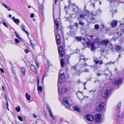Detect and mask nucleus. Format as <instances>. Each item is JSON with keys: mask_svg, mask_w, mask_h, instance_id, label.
<instances>
[{"mask_svg": "<svg viewBox=\"0 0 124 124\" xmlns=\"http://www.w3.org/2000/svg\"><path fill=\"white\" fill-rule=\"evenodd\" d=\"M85 118L89 121H92L94 119L93 116L92 115L89 114L86 115Z\"/></svg>", "mask_w": 124, "mask_h": 124, "instance_id": "nucleus-10", "label": "nucleus"}, {"mask_svg": "<svg viewBox=\"0 0 124 124\" xmlns=\"http://www.w3.org/2000/svg\"><path fill=\"white\" fill-rule=\"evenodd\" d=\"M77 83L78 84H80L81 83V82L80 81V80L78 79L77 81Z\"/></svg>", "mask_w": 124, "mask_h": 124, "instance_id": "nucleus-57", "label": "nucleus"}, {"mask_svg": "<svg viewBox=\"0 0 124 124\" xmlns=\"http://www.w3.org/2000/svg\"><path fill=\"white\" fill-rule=\"evenodd\" d=\"M61 65L62 67H63L64 66V63L63 62V59H62L60 62Z\"/></svg>", "mask_w": 124, "mask_h": 124, "instance_id": "nucleus-30", "label": "nucleus"}, {"mask_svg": "<svg viewBox=\"0 0 124 124\" xmlns=\"http://www.w3.org/2000/svg\"><path fill=\"white\" fill-rule=\"evenodd\" d=\"M38 86L37 89L38 91L41 92L42 90V87L40 86H39L38 85Z\"/></svg>", "mask_w": 124, "mask_h": 124, "instance_id": "nucleus-32", "label": "nucleus"}, {"mask_svg": "<svg viewBox=\"0 0 124 124\" xmlns=\"http://www.w3.org/2000/svg\"><path fill=\"white\" fill-rule=\"evenodd\" d=\"M54 9H53V17L54 19V14H55V13L54 12Z\"/></svg>", "mask_w": 124, "mask_h": 124, "instance_id": "nucleus-62", "label": "nucleus"}, {"mask_svg": "<svg viewBox=\"0 0 124 124\" xmlns=\"http://www.w3.org/2000/svg\"><path fill=\"white\" fill-rule=\"evenodd\" d=\"M101 115L100 114H96L95 116V120L98 123L101 122Z\"/></svg>", "mask_w": 124, "mask_h": 124, "instance_id": "nucleus-7", "label": "nucleus"}, {"mask_svg": "<svg viewBox=\"0 0 124 124\" xmlns=\"http://www.w3.org/2000/svg\"><path fill=\"white\" fill-rule=\"evenodd\" d=\"M63 103L64 106L66 108H69L70 107L68 100L66 98H64L63 99Z\"/></svg>", "mask_w": 124, "mask_h": 124, "instance_id": "nucleus-6", "label": "nucleus"}, {"mask_svg": "<svg viewBox=\"0 0 124 124\" xmlns=\"http://www.w3.org/2000/svg\"><path fill=\"white\" fill-rule=\"evenodd\" d=\"M57 0H54V4L55 5L56 4Z\"/></svg>", "mask_w": 124, "mask_h": 124, "instance_id": "nucleus-64", "label": "nucleus"}, {"mask_svg": "<svg viewBox=\"0 0 124 124\" xmlns=\"http://www.w3.org/2000/svg\"><path fill=\"white\" fill-rule=\"evenodd\" d=\"M0 71H1V72L3 73H4V71L3 70V69H2V68H0Z\"/></svg>", "mask_w": 124, "mask_h": 124, "instance_id": "nucleus-59", "label": "nucleus"}, {"mask_svg": "<svg viewBox=\"0 0 124 124\" xmlns=\"http://www.w3.org/2000/svg\"><path fill=\"white\" fill-rule=\"evenodd\" d=\"M60 56L62 57L65 54V51L64 49L62 46H60L58 50Z\"/></svg>", "mask_w": 124, "mask_h": 124, "instance_id": "nucleus-4", "label": "nucleus"}, {"mask_svg": "<svg viewBox=\"0 0 124 124\" xmlns=\"http://www.w3.org/2000/svg\"><path fill=\"white\" fill-rule=\"evenodd\" d=\"M77 93L76 94L78 95H81V96H83V93L81 92H77ZM77 97L78 98H79V96H77Z\"/></svg>", "mask_w": 124, "mask_h": 124, "instance_id": "nucleus-31", "label": "nucleus"}, {"mask_svg": "<svg viewBox=\"0 0 124 124\" xmlns=\"http://www.w3.org/2000/svg\"><path fill=\"white\" fill-rule=\"evenodd\" d=\"M47 108L48 111L49 113L50 116L53 119H54V117L53 115L52 112L50 108L49 107H48L47 105Z\"/></svg>", "mask_w": 124, "mask_h": 124, "instance_id": "nucleus-14", "label": "nucleus"}, {"mask_svg": "<svg viewBox=\"0 0 124 124\" xmlns=\"http://www.w3.org/2000/svg\"><path fill=\"white\" fill-rule=\"evenodd\" d=\"M6 105L7 107V109L8 110H9V109L8 108V101H7V100L6 101Z\"/></svg>", "mask_w": 124, "mask_h": 124, "instance_id": "nucleus-42", "label": "nucleus"}, {"mask_svg": "<svg viewBox=\"0 0 124 124\" xmlns=\"http://www.w3.org/2000/svg\"><path fill=\"white\" fill-rule=\"evenodd\" d=\"M2 89L3 91H4L5 90V88L3 86H2Z\"/></svg>", "mask_w": 124, "mask_h": 124, "instance_id": "nucleus-61", "label": "nucleus"}, {"mask_svg": "<svg viewBox=\"0 0 124 124\" xmlns=\"http://www.w3.org/2000/svg\"><path fill=\"white\" fill-rule=\"evenodd\" d=\"M96 15L94 14L93 12H90L89 14V16L91 18V20H94L95 18L93 17V16H95Z\"/></svg>", "mask_w": 124, "mask_h": 124, "instance_id": "nucleus-18", "label": "nucleus"}, {"mask_svg": "<svg viewBox=\"0 0 124 124\" xmlns=\"http://www.w3.org/2000/svg\"><path fill=\"white\" fill-rule=\"evenodd\" d=\"M15 42L16 43H18L20 41L19 40L16 38L15 39Z\"/></svg>", "mask_w": 124, "mask_h": 124, "instance_id": "nucleus-44", "label": "nucleus"}, {"mask_svg": "<svg viewBox=\"0 0 124 124\" xmlns=\"http://www.w3.org/2000/svg\"><path fill=\"white\" fill-rule=\"evenodd\" d=\"M122 78L119 79L115 80L113 82V84L116 85H118L121 84L122 82Z\"/></svg>", "mask_w": 124, "mask_h": 124, "instance_id": "nucleus-12", "label": "nucleus"}, {"mask_svg": "<svg viewBox=\"0 0 124 124\" xmlns=\"http://www.w3.org/2000/svg\"><path fill=\"white\" fill-rule=\"evenodd\" d=\"M112 64V62L111 61L110 62H108V63H105V65H108V64Z\"/></svg>", "mask_w": 124, "mask_h": 124, "instance_id": "nucleus-52", "label": "nucleus"}, {"mask_svg": "<svg viewBox=\"0 0 124 124\" xmlns=\"http://www.w3.org/2000/svg\"><path fill=\"white\" fill-rule=\"evenodd\" d=\"M94 61L95 62V63L97 64L99 63V61H95V59H94Z\"/></svg>", "mask_w": 124, "mask_h": 124, "instance_id": "nucleus-53", "label": "nucleus"}, {"mask_svg": "<svg viewBox=\"0 0 124 124\" xmlns=\"http://www.w3.org/2000/svg\"><path fill=\"white\" fill-rule=\"evenodd\" d=\"M86 44L87 46L88 47L89 46H90V42L89 41H87L86 42Z\"/></svg>", "mask_w": 124, "mask_h": 124, "instance_id": "nucleus-43", "label": "nucleus"}, {"mask_svg": "<svg viewBox=\"0 0 124 124\" xmlns=\"http://www.w3.org/2000/svg\"><path fill=\"white\" fill-rule=\"evenodd\" d=\"M120 27L121 28V31L120 32H117V34L118 35V36H121L122 34L124 33V26L122 27V25L120 26Z\"/></svg>", "mask_w": 124, "mask_h": 124, "instance_id": "nucleus-11", "label": "nucleus"}, {"mask_svg": "<svg viewBox=\"0 0 124 124\" xmlns=\"http://www.w3.org/2000/svg\"><path fill=\"white\" fill-rule=\"evenodd\" d=\"M104 105V104L102 102H98L96 104V110L98 111H101L103 108Z\"/></svg>", "mask_w": 124, "mask_h": 124, "instance_id": "nucleus-2", "label": "nucleus"}, {"mask_svg": "<svg viewBox=\"0 0 124 124\" xmlns=\"http://www.w3.org/2000/svg\"><path fill=\"white\" fill-rule=\"evenodd\" d=\"M87 66V64L86 63H85L82 66V67H85L86 66Z\"/></svg>", "mask_w": 124, "mask_h": 124, "instance_id": "nucleus-47", "label": "nucleus"}, {"mask_svg": "<svg viewBox=\"0 0 124 124\" xmlns=\"http://www.w3.org/2000/svg\"><path fill=\"white\" fill-rule=\"evenodd\" d=\"M109 42V41L107 39H106L102 40L101 41V44H104V45L106 46Z\"/></svg>", "mask_w": 124, "mask_h": 124, "instance_id": "nucleus-17", "label": "nucleus"}, {"mask_svg": "<svg viewBox=\"0 0 124 124\" xmlns=\"http://www.w3.org/2000/svg\"><path fill=\"white\" fill-rule=\"evenodd\" d=\"M73 108L74 110H76L78 112H80L79 108L77 106H73L72 107Z\"/></svg>", "mask_w": 124, "mask_h": 124, "instance_id": "nucleus-22", "label": "nucleus"}, {"mask_svg": "<svg viewBox=\"0 0 124 124\" xmlns=\"http://www.w3.org/2000/svg\"><path fill=\"white\" fill-rule=\"evenodd\" d=\"M79 23L80 25H83L84 24V23H83L80 21H79Z\"/></svg>", "mask_w": 124, "mask_h": 124, "instance_id": "nucleus-46", "label": "nucleus"}, {"mask_svg": "<svg viewBox=\"0 0 124 124\" xmlns=\"http://www.w3.org/2000/svg\"><path fill=\"white\" fill-rule=\"evenodd\" d=\"M90 69H85L83 71V72H90Z\"/></svg>", "mask_w": 124, "mask_h": 124, "instance_id": "nucleus-33", "label": "nucleus"}, {"mask_svg": "<svg viewBox=\"0 0 124 124\" xmlns=\"http://www.w3.org/2000/svg\"><path fill=\"white\" fill-rule=\"evenodd\" d=\"M79 8L77 6H75L73 8V11L74 14H77L79 12Z\"/></svg>", "mask_w": 124, "mask_h": 124, "instance_id": "nucleus-13", "label": "nucleus"}, {"mask_svg": "<svg viewBox=\"0 0 124 124\" xmlns=\"http://www.w3.org/2000/svg\"><path fill=\"white\" fill-rule=\"evenodd\" d=\"M25 97L27 100H29L30 99L31 96L30 95H28V93H26Z\"/></svg>", "mask_w": 124, "mask_h": 124, "instance_id": "nucleus-26", "label": "nucleus"}, {"mask_svg": "<svg viewBox=\"0 0 124 124\" xmlns=\"http://www.w3.org/2000/svg\"><path fill=\"white\" fill-rule=\"evenodd\" d=\"M25 26L24 25H22V26L21 29L22 30L24 31L26 34L28 36L29 35V33L25 30Z\"/></svg>", "mask_w": 124, "mask_h": 124, "instance_id": "nucleus-23", "label": "nucleus"}, {"mask_svg": "<svg viewBox=\"0 0 124 124\" xmlns=\"http://www.w3.org/2000/svg\"><path fill=\"white\" fill-rule=\"evenodd\" d=\"M121 107V105L120 104H118L117 106V107L115 108L116 110H118L120 109Z\"/></svg>", "mask_w": 124, "mask_h": 124, "instance_id": "nucleus-35", "label": "nucleus"}, {"mask_svg": "<svg viewBox=\"0 0 124 124\" xmlns=\"http://www.w3.org/2000/svg\"><path fill=\"white\" fill-rule=\"evenodd\" d=\"M12 20L17 25H18L19 23L20 22V21L19 19H16L15 18L14 16L12 18Z\"/></svg>", "mask_w": 124, "mask_h": 124, "instance_id": "nucleus-19", "label": "nucleus"}, {"mask_svg": "<svg viewBox=\"0 0 124 124\" xmlns=\"http://www.w3.org/2000/svg\"><path fill=\"white\" fill-rule=\"evenodd\" d=\"M85 9H84V12L86 14L88 13H89V11L88 10L85 9Z\"/></svg>", "mask_w": 124, "mask_h": 124, "instance_id": "nucleus-40", "label": "nucleus"}, {"mask_svg": "<svg viewBox=\"0 0 124 124\" xmlns=\"http://www.w3.org/2000/svg\"><path fill=\"white\" fill-rule=\"evenodd\" d=\"M121 49V46H116L115 48V49L117 51H120Z\"/></svg>", "mask_w": 124, "mask_h": 124, "instance_id": "nucleus-28", "label": "nucleus"}, {"mask_svg": "<svg viewBox=\"0 0 124 124\" xmlns=\"http://www.w3.org/2000/svg\"><path fill=\"white\" fill-rule=\"evenodd\" d=\"M34 15L33 14H31L30 15V17L31 18H33L34 17Z\"/></svg>", "mask_w": 124, "mask_h": 124, "instance_id": "nucleus-58", "label": "nucleus"}, {"mask_svg": "<svg viewBox=\"0 0 124 124\" xmlns=\"http://www.w3.org/2000/svg\"><path fill=\"white\" fill-rule=\"evenodd\" d=\"M30 45L33 48L35 46L34 45L32 44L31 42V41H30Z\"/></svg>", "mask_w": 124, "mask_h": 124, "instance_id": "nucleus-41", "label": "nucleus"}, {"mask_svg": "<svg viewBox=\"0 0 124 124\" xmlns=\"http://www.w3.org/2000/svg\"><path fill=\"white\" fill-rule=\"evenodd\" d=\"M15 109L16 110V111L18 112H19L21 110L20 108V107L19 106H18L17 107H16V108Z\"/></svg>", "mask_w": 124, "mask_h": 124, "instance_id": "nucleus-37", "label": "nucleus"}, {"mask_svg": "<svg viewBox=\"0 0 124 124\" xmlns=\"http://www.w3.org/2000/svg\"><path fill=\"white\" fill-rule=\"evenodd\" d=\"M101 39L98 38H97L95 41V43L97 45L100 46L101 44Z\"/></svg>", "mask_w": 124, "mask_h": 124, "instance_id": "nucleus-16", "label": "nucleus"}, {"mask_svg": "<svg viewBox=\"0 0 124 124\" xmlns=\"http://www.w3.org/2000/svg\"><path fill=\"white\" fill-rule=\"evenodd\" d=\"M15 33L16 34V37L19 39H20V38L19 37V36H18V34L17 33V32L16 31H15Z\"/></svg>", "mask_w": 124, "mask_h": 124, "instance_id": "nucleus-50", "label": "nucleus"}, {"mask_svg": "<svg viewBox=\"0 0 124 124\" xmlns=\"http://www.w3.org/2000/svg\"><path fill=\"white\" fill-rule=\"evenodd\" d=\"M57 86L58 87V91L59 95H61L62 94H63L64 93H66L67 90L65 87H63L62 90H61L60 88L58 87V85Z\"/></svg>", "mask_w": 124, "mask_h": 124, "instance_id": "nucleus-5", "label": "nucleus"}, {"mask_svg": "<svg viewBox=\"0 0 124 124\" xmlns=\"http://www.w3.org/2000/svg\"><path fill=\"white\" fill-rule=\"evenodd\" d=\"M75 39L79 41H80L82 40V37L81 36L77 37L75 38Z\"/></svg>", "mask_w": 124, "mask_h": 124, "instance_id": "nucleus-34", "label": "nucleus"}, {"mask_svg": "<svg viewBox=\"0 0 124 124\" xmlns=\"http://www.w3.org/2000/svg\"><path fill=\"white\" fill-rule=\"evenodd\" d=\"M78 25V23H77L75 22L74 23V25L75 26L77 27Z\"/></svg>", "mask_w": 124, "mask_h": 124, "instance_id": "nucleus-49", "label": "nucleus"}, {"mask_svg": "<svg viewBox=\"0 0 124 124\" xmlns=\"http://www.w3.org/2000/svg\"><path fill=\"white\" fill-rule=\"evenodd\" d=\"M71 71L72 74L73 75H80V73H78V74L77 73L78 71L77 70V68L76 66H74L71 67Z\"/></svg>", "mask_w": 124, "mask_h": 124, "instance_id": "nucleus-3", "label": "nucleus"}, {"mask_svg": "<svg viewBox=\"0 0 124 124\" xmlns=\"http://www.w3.org/2000/svg\"><path fill=\"white\" fill-rule=\"evenodd\" d=\"M33 116L35 118H36L37 117V116L34 114H33Z\"/></svg>", "mask_w": 124, "mask_h": 124, "instance_id": "nucleus-63", "label": "nucleus"}, {"mask_svg": "<svg viewBox=\"0 0 124 124\" xmlns=\"http://www.w3.org/2000/svg\"><path fill=\"white\" fill-rule=\"evenodd\" d=\"M1 4L4 6L6 8L8 9V11H9L11 10V9L10 8H9L4 3H1Z\"/></svg>", "mask_w": 124, "mask_h": 124, "instance_id": "nucleus-27", "label": "nucleus"}, {"mask_svg": "<svg viewBox=\"0 0 124 124\" xmlns=\"http://www.w3.org/2000/svg\"><path fill=\"white\" fill-rule=\"evenodd\" d=\"M35 63L37 66V68H39V64L38 63L36 62H35Z\"/></svg>", "mask_w": 124, "mask_h": 124, "instance_id": "nucleus-51", "label": "nucleus"}, {"mask_svg": "<svg viewBox=\"0 0 124 124\" xmlns=\"http://www.w3.org/2000/svg\"><path fill=\"white\" fill-rule=\"evenodd\" d=\"M86 16V15L84 14H81L80 15V18L84 19L85 17Z\"/></svg>", "mask_w": 124, "mask_h": 124, "instance_id": "nucleus-25", "label": "nucleus"}, {"mask_svg": "<svg viewBox=\"0 0 124 124\" xmlns=\"http://www.w3.org/2000/svg\"><path fill=\"white\" fill-rule=\"evenodd\" d=\"M55 25L56 26V28L55 27V29L56 28V30H57L58 28L59 25L58 23V22L57 21H55L54 22Z\"/></svg>", "mask_w": 124, "mask_h": 124, "instance_id": "nucleus-24", "label": "nucleus"}, {"mask_svg": "<svg viewBox=\"0 0 124 124\" xmlns=\"http://www.w3.org/2000/svg\"><path fill=\"white\" fill-rule=\"evenodd\" d=\"M95 91V90H90L89 91V92L90 93H94V92Z\"/></svg>", "mask_w": 124, "mask_h": 124, "instance_id": "nucleus-55", "label": "nucleus"}, {"mask_svg": "<svg viewBox=\"0 0 124 124\" xmlns=\"http://www.w3.org/2000/svg\"><path fill=\"white\" fill-rule=\"evenodd\" d=\"M94 28L96 30H98L99 28V26L98 25L96 24L94 25Z\"/></svg>", "mask_w": 124, "mask_h": 124, "instance_id": "nucleus-39", "label": "nucleus"}, {"mask_svg": "<svg viewBox=\"0 0 124 124\" xmlns=\"http://www.w3.org/2000/svg\"><path fill=\"white\" fill-rule=\"evenodd\" d=\"M47 63L48 65V67H50V66H51L52 64L51 62L47 60Z\"/></svg>", "mask_w": 124, "mask_h": 124, "instance_id": "nucleus-36", "label": "nucleus"}, {"mask_svg": "<svg viewBox=\"0 0 124 124\" xmlns=\"http://www.w3.org/2000/svg\"><path fill=\"white\" fill-rule=\"evenodd\" d=\"M30 68L31 70L33 72H34L35 74L37 73L36 70V67L33 65H31L30 66Z\"/></svg>", "mask_w": 124, "mask_h": 124, "instance_id": "nucleus-15", "label": "nucleus"}, {"mask_svg": "<svg viewBox=\"0 0 124 124\" xmlns=\"http://www.w3.org/2000/svg\"><path fill=\"white\" fill-rule=\"evenodd\" d=\"M2 23H3V24L6 27H8L6 24V23H5V22L3 21V22Z\"/></svg>", "mask_w": 124, "mask_h": 124, "instance_id": "nucleus-48", "label": "nucleus"}, {"mask_svg": "<svg viewBox=\"0 0 124 124\" xmlns=\"http://www.w3.org/2000/svg\"><path fill=\"white\" fill-rule=\"evenodd\" d=\"M99 63L100 64H103V62L102 61H100L99 62Z\"/></svg>", "mask_w": 124, "mask_h": 124, "instance_id": "nucleus-60", "label": "nucleus"}, {"mask_svg": "<svg viewBox=\"0 0 124 124\" xmlns=\"http://www.w3.org/2000/svg\"><path fill=\"white\" fill-rule=\"evenodd\" d=\"M56 41L57 44L59 45L61 44V38L59 34H57L55 36Z\"/></svg>", "mask_w": 124, "mask_h": 124, "instance_id": "nucleus-9", "label": "nucleus"}, {"mask_svg": "<svg viewBox=\"0 0 124 124\" xmlns=\"http://www.w3.org/2000/svg\"><path fill=\"white\" fill-rule=\"evenodd\" d=\"M3 97L5 99H6V100H7V98L6 95V94H4V95Z\"/></svg>", "mask_w": 124, "mask_h": 124, "instance_id": "nucleus-56", "label": "nucleus"}, {"mask_svg": "<svg viewBox=\"0 0 124 124\" xmlns=\"http://www.w3.org/2000/svg\"><path fill=\"white\" fill-rule=\"evenodd\" d=\"M111 88L110 87L108 88L105 92L102 93V97L105 98H108V95L111 93Z\"/></svg>", "mask_w": 124, "mask_h": 124, "instance_id": "nucleus-1", "label": "nucleus"}, {"mask_svg": "<svg viewBox=\"0 0 124 124\" xmlns=\"http://www.w3.org/2000/svg\"><path fill=\"white\" fill-rule=\"evenodd\" d=\"M22 75L24 76L25 74V69L23 68H22Z\"/></svg>", "mask_w": 124, "mask_h": 124, "instance_id": "nucleus-29", "label": "nucleus"}, {"mask_svg": "<svg viewBox=\"0 0 124 124\" xmlns=\"http://www.w3.org/2000/svg\"><path fill=\"white\" fill-rule=\"evenodd\" d=\"M24 51L26 53H28L29 52V50L27 49H25L24 50Z\"/></svg>", "mask_w": 124, "mask_h": 124, "instance_id": "nucleus-54", "label": "nucleus"}, {"mask_svg": "<svg viewBox=\"0 0 124 124\" xmlns=\"http://www.w3.org/2000/svg\"><path fill=\"white\" fill-rule=\"evenodd\" d=\"M65 75L64 73L61 74L59 76L58 81L60 83H62L64 79Z\"/></svg>", "mask_w": 124, "mask_h": 124, "instance_id": "nucleus-8", "label": "nucleus"}, {"mask_svg": "<svg viewBox=\"0 0 124 124\" xmlns=\"http://www.w3.org/2000/svg\"><path fill=\"white\" fill-rule=\"evenodd\" d=\"M91 51H93L95 50V48L94 46V42H93L91 44Z\"/></svg>", "mask_w": 124, "mask_h": 124, "instance_id": "nucleus-20", "label": "nucleus"}, {"mask_svg": "<svg viewBox=\"0 0 124 124\" xmlns=\"http://www.w3.org/2000/svg\"><path fill=\"white\" fill-rule=\"evenodd\" d=\"M117 21H113L111 23V25L113 27L116 26L117 24Z\"/></svg>", "mask_w": 124, "mask_h": 124, "instance_id": "nucleus-21", "label": "nucleus"}, {"mask_svg": "<svg viewBox=\"0 0 124 124\" xmlns=\"http://www.w3.org/2000/svg\"><path fill=\"white\" fill-rule=\"evenodd\" d=\"M102 70H100L99 73H97V75L98 76H100L102 75Z\"/></svg>", "mask_w": 124, "mask_h": 124, "instance_id": "nucleus-38", "label": "nucleus"}, {"mask_svg": "<svg viewBox=\"0 0 124 124\" xmlns=\"http://www.w3.org/2000/svg\"><path fill=\"white\" fill-rule=\"evenodd\" d=\"M18 118L21 121H23L22 119L20 116H18Z\"/></svg>", "mask_w": 124, "mask_h": 124, "instance_id": "nucleus-45", "label": "nucleus"}]
</instances>
